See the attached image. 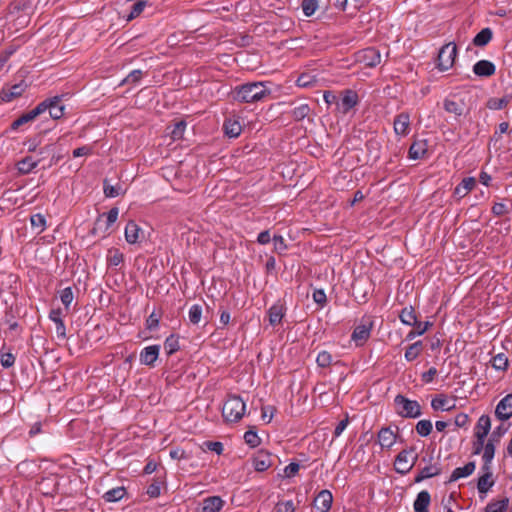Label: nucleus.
<instances>
[{
  "instance_id": "f257e3e1",
  "label": "nucleus",
  "mask_w": 512,
  "mask_h": 512,
  "mask_svg": "<svg viewBox=\"0 0 512 512\" xmlns=\"http://www.w3.org/2000/svg\"><path fill=\"white\" fill-rule=\"evenodd\" d=\"M269 91L262 82L241 85L235 89L234 98L241 102H256L263 99Z\"/></svg>"
},
{
  "instance_id": "f03ea898",
  "label": "nucleus",
  "mask_w": 512,
  "mask_h": 512,
  "mask_svg": "<svg viewBox=\"0 0 512 512\" xmlns=\"http://www.w3.org/2000/svg\"><path fill=\"white\" fill-rule=\"evenodd\" d=\"M245 402L239 396H230L223 404L222 415L228 422H237L245 414Z\"/></svg>"
},
{
  "instance_id": "7ed1b4c3",
  "label": "nucleus",
  "mask_w": 512,
  "mask_h": 512,
  "mask_svg": "<svg viewBox=\"0 0 512 512\" xmlns=\"http://www.w3.org/2000/svg\"><path fill=\"white\" fill-rule=\"evenodd\" d=\"M396 412L403 418H418L422 414L421 406L416 400H410L403 395L394 399Z\"/></svg>"
},
{
  "instance_id": "20e7f679",
  "label": "nucleus",
  "mask_w": 512,
  "mask_h": 512,
  "mask_svg": "<svg viewBox=\"0 0 512 512\" xmlns=\"http://www.w3.org/2000/svg\"><path fill=\"white\" fill-rule=\"evenodd\" d=\"M36 107L43 108L39 112V116L47 112L49 117L53 120H60L64 117V102L62 95L48 97L40 102Z\"/></svg>"
},
{
  "instance_id": "39448f33",
  "label": "nucleus",
  "mask_w": 512,
  "mask_h": 512,
  "mask_svg": "<svg viewBox=\"0 0 512 512\" xmlns=\"http://www.w3.org/2000/svg\"><path fill=\"white\" fill-rule=\"evenodd\" d=\"M418 455L414 448L401 451L395 459L394 467L396 472L400 474L408 473L415 465Z\"/></svg>"
},
{
  "instance_id": "423d86ee",
  "label": "nucleus",
  "mask_w": 512,
  "mask_h": 512,
  "mask_svg": "<svg viewBox=\"0 0 512 512\" xmlns=\"http://www.w3.org/2000/svg\"><path fill=\"white\" fill-rule=\"evenodd\" d=\"M457 55V47L456 44L453 42H450L446 45H444L438 54V68L441 71H447L449 70L454 62Z\"/></svg>"
},
{
  "instance_id": "0eeeda50",
  "label": "nucleus",
  "mask_w": 512,
  "mask_h": 512,
  "mask_svg": "<svg viewBox=\"0 0 512 512\" xmlns=\"http://www.w3.org/2000/svg\"><path fill=\"white\" fill-rule=\"evenodd\" d=\"M118 215L119 210L116 207L110 209L107 214L100 215L93 228L94 234L101 233L104 237L108 233L109 228L117 221Z\"/></svg>"
},
{
  "instance_id": "6e6552de",
  "label": "nucleus",
  "mask_w": 512,
  "mask_h": 512,
  "mask_svg": "<svg viewBox=\"0 0 512 512\" xmlns=\"http://www.w3.org/2000/svg\"><path fill=\"white\" fill-rule=\"evenodd\" d=\"M356 61L366 67H375L381 62V54L375 48H366L356 53Z\"/></svg>"
},
{
  "instance_id": "1a4fd4ad",
  "label": "nucleus",
  "mask_w": 512,
  "mask_h": 512,
  "mask_svg": "<svg viewBox=\"0 0 512 512\" xmlns=\"http://www.w3.org/2000/svg\"><path fill=\"white\" fill-rule=\"evenodd\" d=\"M27 88L28 84L24 80L10 86H5L0 93L1 99L4 102H10L15 98L20 97Z\"/></svg>"
},
{
  "instance_id": "9d476101",
  "label": "nucleus",
  "mask_w": 512,
  "mask_h": 512,
  "mask_svg": "<svg viewBox=\"0 0 512 512\" xmlns=\"http://www.w3.org/2000/svg\"><path fill=\"white\" fill-rule=\"evenodd\" d=\"M125 240L129 244H137L144 240L145 233L143 229L134 221H129L125 227Z\"/></svg>"
},
{
  "instance_id": "9b49d317",
  "label": "nucleus",
  "mask_w": 512,
  "mask_h": 512,
  "mask_svg": "<svg viewBox=\"0 0 512 512\" xmlns=\"http://www.w3.org/2000/svg\"><path fill=\"white\" fill-rule=\"evenodd\" d=\"M410 115L406 112L398 114L393 122L394 132L399 137H405L410 133Z\"/></svg>"
},
{
  "instance_id": "f8f14e48",
  "label": "nucleus",
  "mask_w": 512,
  "mask_h": 512,
  "mask_svg": "<svg viewBox=\"0 0 512 512\" xmlns=\"http://www.w3.org/2000/svg\"><path fill=\"white\" fill-rule=\"evenodd\" d=\"M358 103V95L353 90H346L339 102H337V109L342 114H347Z\"/></svg>"
},
{
  "instance_id": "ddd939ff",
  "label": "nucleus",
  "mask_w": 512,
  "mask_h": 512,
  "mask_svg": "<svg viewBox=\"0 0 512 512\" xmlns=\"http://www.w3.org/2000/svg\"><path fill=\"white\" fill-rule=\"evenodd\" d=\"M495 415L502 421L512 417V394H508L500 400L496 406Z\"/></svg>"
},
{
  "instance_id": "4468645a",
  "label": "nucleus",
  "mask_w": 512,
  "mask_h": 512,
  "mask_svg": "<svg viewBox=\"0 0 512 512\" xmlns=\"http://www.w3.org/2000/svg\"><path fill=\"white\" fill-rule=\"evenodd\" d=\"M333 501L332 493L328 490H322L314 499V508L318 512H328Z\"/></svg>"
},
{
  "instance_id": "2eb2a0df",
  "label": "nucleus",
  "mask_w": 512,
  "mask_h": 512,
  "mask_svg": "<svg viewBox=\"0 0 512 512\" xmlns=\"http://www.w3.org/2000/svg\"><path fill=\"white\" fill-rule=\"evenodd\" d=\"M396 438L397 434L390 427H384L378 432V442L383 449L391 448Z\"/></svg>"
},
{
  "instance_id": "dca6fc26",
  "label": "nucleus",
  "mask_w": 512,
  "mask_h": 512,
  "mask_svg": "<svg viewBox=\"0 0 512 512\" xmlns=\"http://www.w3.org/2000/svg\"><path fill=\"white\" fill-rule=\"evenodd\" d=\"M491 430V419L488 415H482L479 417L475 428V438H486Z\"/></svg>"
},
{
  "instance_id": "f3484780",
  "label": "nucleus",
  "mask_w": 512,
  "mask_h": 512,
  "mask_svg": "<svg viewBox=\"0 0 512 512\" xmlns=\"http://www.w3.org/2000/svg\"><path fill=\"white\" fill-rule=\"evenodd\" d=\"M42 109L43 108L35 107L34 109L30 110L29 112L22 114L20 117H18L16 120H14L11 123L10 129L11 130H17L22 125L27 124L29 122H32L33 120H35L39 116V112Z\"/></svg>"
},
{
  "instance_id": "a211bd4d",
  "label": "nucleus",
  "mask_w": 512,
  "mask_h": 512,
  "mask_svg": "<svg viewBox=\"0 0 512 512\" xmlns=\"http://www.w3.org/2000/svg\"><path fill=\"white\" fill-rule=\"evenodd\" d=\"M159 350L158 345L145 347L140 353V362L144 365H153L159 356Z\"/></svg>"
},
{
  "instance_id": "6ab92c4d",
  "label": "nucleus",
  "mask_w": 512,
  "mask_h": 512,
  "mask_svg": "<svg viewBox=\"0 0 512 512\" xmlns=\"http://www.w3.org/2000/svg\"><path fill=\"white\" fill-rule=\"evenodd\" d=\"M272 465L271 455L265 451H259L253 458V467L256 471L263 472Z\"/></svg>"
},
{
  "instance_id": "aec40b11",
  "label": "nucleus",
  "mask_w": 512,
  "mask_h": 512,
  "mask_svg": "<svg viewBox=\"0 0 512 512\" xmlns=\"http://www.w3.org/2000/svg\"><path fill=\"white\" fill-rule=\"evenodd\" d=\"M495 70V65L488 60H480L473 66V72L480 77L492 76Z\"/></svg>"
},
{
  "instance_id": "412c9836",
  "label": "nucleus",
  "mask_w": 512,
  "mask_h": 512,
  "mask_svg": "<svg viewBox=\"0 0 512 512\" xmlns=\"http://www.w3.org/2000/svg\"><path fill=\"white\" fill-rule=\"evenodd\" d=\"M224 505V500L219 496L205 498L202 502L201 512H219Z\"/></svg>"
},
{
  "instance_id": "4be33fe9",
  "label": "nucleus",
  "mask_w": 512,
  "mask_h": 512,
  "mask_svg": "<svg viewBox=\"0 0 512 512\" xmlns=\"http://www.w3.org/2000/svg\"><path fill=\"white\" fill-rule=\"evenodd\" d=\"M370 332L371 324H360L354 329L351 338L356 344L362 345L369 338Z\"/></svg>"
},
{
  "instance_id": "5701e85b",
  "label": "nucleus",
  "mask_w": 512,
  "mask_h": 512,
  "mask_svg": "<svg viewBox=\"0 0 512 512\" xmlns=\"http://www.w3.org/2000/svg\"><path fill=\"white\" fill-rule=\"evenodd\" d=\"M285 315V308L280 303H275L268 310L269 323L272 326H276L281 323Z\"/></svg>"
},
{
  "instance_id": "b1692460",
  "label": "nucleus",
  "mask_w": 512,
  "mask_h": 512,
  "mask_svg": "<svg viewBox=\"0 0 512 512\" xmlns=\"http://www.w3.org/2000/svg\"><path fill=\"white\" fill-rule=\"evenodd\" d=\"M427 147L428 145L426 140L414 141L409 148V158L413 160L423 158L427 152Z\"/></svg>"
},
{
  "instance_id": "393cba45",
  "label": "nucleus",
  "mask_w": 512,
  "mask_h": 512,
  "mask_svg": "<svg viewBox=\"0 0 512 512\" xmlns=\"http://www.w3.org/2000/svg\"><path fill=\"white\" fill-rule=\"evenodd\" d=\"M431 501V497L428 491H421L418 493L413 507L415 512H428V507Z\"/></svg>"
},
{
  "instance_id": "a878e982",
  "label": "nucleus",
  "mask_w": 512,
  "mask_h": 512,
  "mask_svg": "<svg viewBox=\"0 0 512 512\" xmlns=\"http://www.w3.org/2000/svg\"><path fill=\"white\" fill-rule=\"evenodd\" d=\"M225 134L230 138L238 137L242 132V125L237 119L229 118L223 125Z\"/></svg>"
},
{
  "instance_id": "bb28decb",
  "label": "nucleus",
  "mask_w": 512,
  "mask_h": 512,
  "mask_svg": "<svg viewBox=\"0 0 512 512\" xmlns=\"http://www.w3.org/2000/svg\"><path fill=\"white\" fill-rule=\"evenodd\" d=\"M454 406V402L443 395L436 396L431 401V407L436 411H450Z\"/></svg>"
},
{
  "instance_id": "cd10ccee",
  "label": "nucleus",
  "mask_w": 512,
  "mask_h": 512,
  "mask_svg": "<svg viewBox=\"0 0 512 512\" xmlns=\"http://www.w3.org/2000/svg\"><path fill=\"white\" fill-rule=\"evenodd\" d=\"M474 470H475L474 462H468L463 467H457L456 469L453 470V472L450 476V481L453 482V481H457L461 478L468 477L474 472Z\"/></svg>"
},
{
  "instance_id": "c85d7f7f",
  "label": "nucleus",
  "mask_w": 512,
  "mask_h": 512,
  "mask_svg": "<svg viewBox=\"0 0 512 512\" xmlns=\"http://www.w3.org/2000/svg\"><path fill=\"white\" fill-rule=\"evenodd\" d=\"M498 442H492V439H488L482 452V458L484 461V469L488 470L490 463L492 462L495 455V446Z\"/></svg>"
},
{
  "instance_id": "c756f323",
  "label": "nucleus",
  "mask_w": 512,
  "mask_h": 512,
  "mask_svg": "<svg viewBox=\"0 0 512 512\" xmlns=\"http://www.w3.org/2000/svg\"><path fill=\"white\" fill-rule=\"evenodd\" d=\"M49 318L56 325V333L59 338L64 337V322L62 319V311L60 308L52 309Z\"/></svg>"
},
{
  "instance_id": "7c9ffc66",
  "label": "nucleus",
  "mask_w": 512,
  "mask_h": 512,
  "mask_svg": "<svg viewBox=\"0 0 512 512\" xmlns=\"http://www.w3.org/2000/svg\"><path fill=\"white\" fill-rule=\"evenodd\" d=\"M399 317L401 322L405 325L413 326L414 324H417V317L413 307L411 306L402 309Z\"/></svg>"
},
{
  "instance_id": "2f4dec72",
  "label": "nucleus",
  "mask_w": 512,
  "mask_h": 512,
  "mask_svg": "<svg viewBox=\"0 0 512 512\" xmlns=\"http://www.w3.org/2000/svg\"><path fill=\"white\" fill-rule=\"evenodd\" d=\"M492 474L488 470L478 479L477 489L480 493H486L493 486Z\"/></svg>"
},
{
  "instance_id": "473e14b6",
  "label": "nucleus",
  "mask_w": 512,
  "mask_h": 512,
  "mask_svg": "<svg viewBox=\"0 0 512 512\" xmlns=\"http://www.w3.org/2000/svg\"><path fill=\"white\" fill-rule=\"evenodd\" d=\"M492 35L493 33L490 28H484L474 37L473 43L476 46H485L491 41Z\"/></svg>"
},
{
  "instance_id": "72a5a7b5",
  "label": "nucleus",
  "mask_w": 512,
  "mask_h": 512,
  "mask_svg": "<svg viewBox=\"0 0 512 512\" xmlns=\"http://www.w3.org/2000/svg\"><path fill=\"white\" fill-rule=\"evenodd\" d=\"M475 179L473 177L464 178L461 183L455 188V194L465 196L475 186Z\"/></svg>"
},
{
  "instance_id": "f704fd0d",
  "label": "nucleus",
  "mask_w": 512,
  "mask_h": 512,
  "mask_svg": "<svg viewBox=\"0 0 512 512\" xmlns=\"http://www.w3.org/2000/svg\"><path fill=\"white\" fill-rule=\"evenodd\" d=\"M126 494L124 487H115L104 493L103 498L107 502H117L121 500Z\"/></svg>"
},
{
  "instance_id": "c9c22d12",
  "label": "nucleus",
  "mask_w": 512,
  "mask_h": 512,
  "mask_svg": "<svg viewBox=\"0 0 512 512\" xmlns=\"http://www.w3.org/2000/svg\"><path fill=\"white\" fill-rule=\"evenodd\" d=\"M440 473V468L437 465H429L422 468L416 477L415 481L420 482L424 479L434 477Z\"/></svg>"
},
{
  "instance_id": "e433bc0d",
  "label": "nucleus",
  "mask_w": 512,
  "mask_h": 512,
  "mask_svg": "<svg viewBox=\"0 0 512 512\" xmlns=\"http://www.w3.org/2000/svg\"><path fill=\"white\" fill-rule=\"evenodd\" d=\"M509 500L507 498L493 501L487 504L485 512H506L508 509Z\"/></svg>"
},
{
  "instance_id": "4c0bfd02",
  "label": "nucleus",
  "mask_w": 512,
  "mask_h": 512,
  "mask_svg": "<svg viewBox=\"0 0 512 512\" xmlns=\"http://www.w3.org/2000/svg\"><path fill=\"white\" fill-rule=\"evenodd\" d=\"M124 255L117 248H110L107 252V262L110 266H118L123 262Z\"/></svg>"
},
{
  "instance_id": "58836bf2",
  "label": "nucleus",
  "mask_w": 512,
  "mask_h": 512,
  "mask_svg": "<svg viewBox=\"0 0 512 512\" xmlns=\"http://www.w3.org/2000/svg\"><path fill=\"white\" fill-rule=\"evenodd\" d=\"M444 109L446 112L454 114L455 116H461L464 111V105L462 103L447 99L444 102Z\"/></svg>"
},
{
  "instance_id": "ea45409f",
  "label": "nucleus",
  "mask_w": 512,
  "mask_h": 512,
  "mask_svg": "<svg viewBox=\"0 0 512 512\" xmlns=\"http://www.w3.org/2000/svg\"><path fill=\"white\" fill-rule=\"evenodd\" d=\"M30 222H31L32 228L36 230L37 234H40L41 232L44 231L45 225H46V219H45L44 215H42L40 213L33 214L30 217Z\"/></svg>"
},
{
  "instance_id": "a19ab883",
  "label": "nucleus",
  "mask_w": 512,
  "mask_h": 512,
  "mask_svg": "<svg viewBox=\"0 0 512 512\" xmlns=\"http://www.w3.org/2000/svg\"><path fill=\"white\" fill-rule=\"evenodd\" d=\"M422 351V342L421 341H417L413 344H411L407 349H406V352H405V359L407 361H413L415 360L421 353Z\"/></svg>"
},
{
  "instance_id": "79ce46f5",
  "label": "nucleus",
  "mask_w": 512,
  "mask_h": 512,
  "mask_svg": "<svg viewBox=\"0 0 512 512\" xmlns=\"http://www.w3.org/2000/svg\"><path fill=\"white\" fill-rule=\"evenodd\" d=\"M509 102H510V98L509 97L490 98L487 101L486 106L490 110H501V109L505 108L508 105Z\"/></svg>"
},
{
  "instance_id": "37998d69",
  "label": "nucleus",
  "mask_w": 512,
  "mask_h": 512,
  "mask_svg": "<svg viewBox=\"0 0 512 512\" xmlns=\"http://www.w3.org/2000/svg\"><path fill=\"white\" fill-rule=\"evenodd\" d=\"M146 6H147V1H145V0H140V1H137L136 3H134L132 5L130 13L126 16V20L131 21V20L135 19L136 17L140 16Z\"/></svg>"
},
{
  "instance_id": "c03bdc74",
  "label": "nucleus",
  "mask_w": 512,
  "mask_h": 512,
  "mask_svg": "<svg viewBox=\"0 0 512 512\" xmlns=\"http://www.w3.org/2000/svg\"><path fill=\"white\" fill-rule=\"evenodd\" d=\"M37 165V162L32 157H25L18 163V170L21 173H30Z\"/></svg>"
},
{
  "instance_id": "a18cd8bd",
  "label": "nucleus",
  "mask_w": 512,
  "mask_h": 512,
  "mask_svg": "<svg viewBox=\"0 0 512 512\" xmlns=\"http://www.w3.org/2000/svg\"><path fill=\"white\" fill-rule=\"evenodd\" d=\"M311 109L308 104H300L292 110V117L297 120H303L310 113Z\"/></svg>"
},
{
  "instance_id": "49530a36",
  "label": "nucleus",
  "mask_w": 512,
  "mask_h": 512,
  "mask_svg": "<svg viewBox=\"0 0 512 512\" xmlns=\"http://www.w3.org/2000/svg\"><path fill=\"white\" fill-rule=\"evenodd\" d=\"M179 349V340L174 335H170L164 342V350L168 355L175 353Z\"/></svg>"
},
{
  "instance_id": "de8ad7c7",
  "label": "nucleus",
  "mask_w": 512,
  "mask_h": 512,
  "mask_svg": "<svg viewBox=\"0 0 512 512\" xmlns=\"http://www.w3.org/2000/svg\"><path fill=\"white\" fill-rule=\"evenodd\" d=\"M432 428L433 426L430 420H420L416 424V432L422 437L428 436L431 433Z\"/></svg>"
},
{
  "instance_id": "09e8293b",
  "label": "nucleus",
  "mask_w": 512,
  "mask_h": 512,
  "mask_svg": "<svg viewBox=\"0 0 512 512\" xmlns=\"http://www.w3.org/2000/svg\"><path fill=\"white\" fill-rule=\"evenodd\" d=\"M318 7L319 5L317 0H303L302 2V10L306 17L312 16Z\"/></svg>"
},
{
  "instance_id": "8fccbe9b",
  "label": "nucleus",
  "mask_w": 512,
  "mask_h": 512,
  "mask_svg": "<svg viewBox=\"0 0 512 512\" xmlns=\"http://www.w3.org/2000/svg\"><path fill=\"white\" fill-rule=\"evenodd\" d=\"M123 193L121 185H111L108 181H104V194L106 197H117Z\"/></svg>"
},
{
  "instance_id": "3c124183",
  "label": "nucleus",
  "mask_w": 512,
  "mask_h": 512,
  "mask_svg": "<svg viewBox=\"0 0 512 512\" xmlns=\"http://www.w3.org/2000/svg\"><path fill=\"white\" fill-rule=\"evenodd\" d=\"M188 317L192 324H198L202 317V307L198 304L192 305L189 309Z\"/></svg>"
},
{
  "instance_id": "603ef678",
  "label": "nucleus",
  "mask_w": 512,
  "mask_h": 512,
  "mask_svg": "<svg viewBox=\"0 0 512 512\" xmlns=\"http://www.w3.org/2000/svg\"><path fill=\"white\" fill-rule=\"evenodd\" d=\"M509 426L505 423H501L497 427L494 428L490 435V439H492V442H498L500 441L501 437L506 434L508 431Z\"/></svg>"
},
{
  "instance_id": "864d4df0",
  "label": "nucleus",
  "mask_w": 512,
  "mask_h": 512,
  "mask_svg": "<svg viewBox=\"0 0 512 512\" xmlns=\"http://www.w3.org/2000/svg\"><path fill=\"white\" fill-rule=\"evenodd\" d=\"M492 366L497 370H505L508 366V359L503 353H499L492 359Z\"/></svg>"
},
{
  "instance_id": "5fc2aeb1",
  "label": "nucleus",
  "mask_w": 512,
  "mask_h": 512,
  "mask_svg": "<svg viewBox=\"0 0 512 512\" xmlns=\"http://www.w3.org/2000/svg\"><path fill=\"white\" fill-rule=\"evenodd\" d=\"M142 75H143V72L141 70H133L131 71L127 77H125L120 85H125V84H136L140 81V79L142 78Z\"/></svg>"
},
{
  "instance_id": "6e6d98bb",
  "label": "nucleus",
  "mask_w": 512,
  "mask_h": 512,
  "mask_svg": "<svg viewBox=\"0 0 512 512\" xmlns=\"http://www.w3.org/2000/svg\"><path fill=\"white\" fill-rule=\"evenodd\" d=\"M316 362L318 366L326 368L332 362V355L327 351H321L316 358Z\"/></svg>"
},
{
  "instance_id": "4d7b16f0",
  "label": "nucleus",
  "mask_w": 512,
  "mask_h": 512,
  "mask_svg": "<svg viewBox=\"0 0 512 512\" xmlns=\"http://www.w3.org/2000/svg\"><path fill=\"white\" fill-rule=\"evenodd\" d=\"M186 129V123L184 121H179L175 123L174 128L171 131V136L174 140L181 139L184 135Z\"/></svg>"
},
{
  "instance_id": "13d9d810",
  "label": "nucleus",
  "mask_w": 512,
  "mask_h": 512,
  "mask_svg": "<svg viewBox=\"0 0 512 512\" xmlns=\"http://www.w3.org/2000/svg\"><path fill=\"white\" fill-rule=\"evenodd\" d=\"M276 512H294L295 506L292 500L280 501L276 504Z\"/></svg>"
},
{
  "instance_id": "bf43d9fd",
  "label": "nucleus",
  "mask_w": 512,
  "mask_h": 512,
  "mask_svg": "<svg viewBox=\"0 0 512 512\" xmlns=\"http://www.w3.org/2000/svg\"><path fill=\"white\" fill-rule=\"evenodd\" d=\"M245 442L250 445L251 447H256L260 443V438L258 437L257 433L254 431H247L244 434Z\"/></svg>"
},
{
  "instance_id": "052dcab7",
  "label": "nucleus",
  "mask_w": 512,
  "mask_h": 512,
  "mask_svg": "<svg viewBox=\"0 0 512 512\" xmlns=\"http://www.w3.org/2000/svg\"><path fill=\"white\" fill-rule=\"evenodd\" d=\"M272 240H273V245H274L275 252L282 253V252H284L286 250L287 245H286L285 240H284V238L282 236L275 235Z\"/></svg>"
},
{
  "instance_id": "680f3d73",
  "label": "nucleus",
  "mask_w": 512,
  "mask_h": 512,
  "mask_svg": "<svg viewBox=\"0 0 512 512\" xmlns=\"http://www.w3.org/2000/svg\"><path fill=\"white\" fill-rule=\"evenodd\" d=\"M315 81L314 77L309 74H302L298 77L296 83L299 87H309Z\"/></svg>"
},
{
  "instance_id": "e2e57ef3",
  "label": "nucleus",
  "mask_w": 512,
  "mask_h": 512,
  "mask_svg": "<svg viewBox=\"0 0 512 512\" xmlns=\"http://www.w3.org/2000/svg\"><path fill=\"white\" fill-rule=\"evenodd\" d=\"M300 469V465L298 463H290L284 468V475L288 478L295 476Z\"/></svg>"
},
{
  "instance_id": "0e129e2a",
  "label": "nucleus",
  "mask_w": 512,
  "mask_h": 512,
  "mask_svg": "<svg viewBox=\"0 0 512 512\" xmlns=\"http://www.w3.org/2000/svg\"><path fill=\"white\" fill-rule=\"evenodd\" d=\"M1 365L4 368H9L15 363V356L12 353H5L1 356Z\"/></svg>"
},
{
  "instance_id": "69168bd1",
  "label": "nucleus",
  "mask_w": 512,
  "mask_h": 512,
  "mask_svg": "<svg viewBox=\"0 0 512 512\" xmlns=\"http://www.w3.org/2000/svg\"><path fill=\"white\" fill-rule=\"evenodd\" d=\"M509 212V209L504 203H495L492 207V213L496 216H502Z\"/></svg>"
},
{
  "instance_id": "338daca9",
  "label": "nucleus",
  "mask_w": 512,
  "mask_h": 512,
  "mask_svg": "<svg viewBox=\"0 0 512 512\" xmlns=\"http://www.w3.org/2000/svg\"><path fill=\"white\" fill-rule=\"evenodd\" d=\"M204 445L210 451L220 455L223 452V444L221 442H205Z\"/></svg>"
},
{
  "instance_id": "774afa93",
  "label": "nucleus",
  "mask_w": 512,
  "mask_h": 512,
  "mask_svg": "<svg viewBox=\"0 0 512 512\" xmlns=\"http://www.w3.org/2000/svg\"><path fill=\"white\" fill-rule=\"evenodd\" d=\"M274 407L267 406L262 408V419L269 423L274 416Z\"/></svg>"
}]
</instances>
